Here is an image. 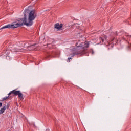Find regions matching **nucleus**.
<instances>
[{
    "label": "nucleus",
    "instance_id": "obj_1",
    "mask_svg": "<svg viewBox=\"0 0 131 131\" xmlns=\"http://www.w3.org/2000/svg\"><path fill=\"white\" fill-rule=\"evenodd\" d=\"M28 12H29V10L26 9L25 10L24 13V18H20L16 20L15 22H13L11 24L7 25L2 27V29L4 28H18V27H20L21 26H23V25H26V26H29L28 23L27 22L26 15L28 14Z\"/></svg>",
    "mask_w": 131,
    "mask_h": 131
},
{
    "label": "nucleus",
    "instance_id": "obj_2",
    "mask_svg": "<svg viewBox=\"0 0 131 131\" xmlns=\"http://www.w3.org/2000/svg\"><path fill=\"white\" fill-rule=\"evenodd\" d=\"M77 48H79L77 49L76 51H74L72 54H70V56L71 57H74L75 55H84L86 53V50L89 47V43H79V42L76 44Z\"/></svg>",
    "mask_w": 131,
    "mask_h": 131
},
{
    "label": "nucleus",
    "instance_id": "obj_3",
    "mask_svg": "<svg viewBox=\"0 0 131 131\" xmlns=\"http://www.w3.org/2000/svg\"><path fill=\"white\" fill-rule=\"evenodd\" d=\"M37 17V14H36V11L35 10H32L29 14V17L27 22V25H29V26H31L33 24V20L35 19Z\"/></svg>",
    "mask_w": 131,
    "mask_h": 131
},
{
    "label": "nucleus",
    "instance_id": "obj_4",
    "mask_svg": "<svg viewBox=\"0 0 131 131\" xmlns=\"http://www.w3.org/2000/svg\"><path fill=\"white\" fill-rule=\"evenodd\" d=\"M12 94H13L14 96H18V98L21 101H23V100H24V96H23V94H22V92H21L20 91L14 90L11 91L8 95L9 96H11Z\"/></svg>",
    "mask_w": 131,
    "mask_h": 131
},
{
    "label": "nucleus",
    "instance_id": "obj_5",
    "mask_svg": "<svg viewBox=\"0 0 131 131\" xmlns=\"http://www.w3.org/2000/svg\"><path fill=\"white\" fill-rule=\"evenodd\" d=\"M99 39L100 40V43H104V45H106V42H107V45H108L110 47L111 46L113 48L112 44H109V42H107V38H106V36L101 37Z\"/></svg>",
    "mask_w": 131,
    "mask_h": 131
},
{
    "label": "nucleus",
    "instance_id": "obj_6",
    "mask_svg": "<svg viewBox=\"0 0 131 131\" xmlns=\"http://www.w3.org/2000/svg\"><path fill=\"white\" fill-rule=\"evenodd\" d=\"M56 53L55 52L50 51L47 52L46 54V58H51V57H56Z\"/></svg>",
    "mask_w": 131,
    "mask_h": 131
},
{
    "label": "nucleus",
    "instance_id": "obj_7",
    "mask_svg": "<svg viewBox=\"0 0 131 131\" xmlns=\"http://www.w3.org/2000/svg\"><path fill=\"white\" fill-rule=\"evenodd\" d=\"M123 39L126 40V41H129L131 39V35L127 33L125 34V35L123 37Z\"/></svg>",
    "mask_w": 131,
    "mask_h": 131
},
{
    "label": "nucleus",
    "instance_id": "obj_8",
    "mask_svg": "<svg viewBox=\"0 0 131 131\" xmlns=\"http://www.w3.org/2000/svg\"><path fill=\"white\" fill-rule=\"evenodd\" d=\"M10 50L11 52H23V51H24V50L22 49H17L16 48H14V47H11Z\"/></svg>",
    "mask_w": 131,
    "mask_h": 131
},
{
    "label": "nucleus",
    "instance_id": "obj_9",
    "mask_svg": "<svg viewBox=\"0 0 131 131\" xmlns=\"http://www.w3.org/2000/svg\"><path fill=\"white\" fill-rule=\"evenodd\" d=\"M54 27L55 28H56V29H58V30L61 29V28H62V27H63V24H60L59 23H57L56 24H55L54 25Z\"/></svg>",
    "mask_w": 131,
    "mask_h": 131
},
{
    "label": "nucleus",
    "instance_id": "obj_10",
    "mask_svg": "<svg viewBox=\"0 0 131 131\" xmlns=\"http://www.w3.org/2000/svg\"><path fill=\"white\" fill-rule=\"evenodd\" d=\"M28 50L29 51H35V48H34V45H31L30 46H28L27 47Z\"/></svg>",
    "mask_w": 131,
    "mask_h": 131
},
{
    "label": "nucleus",
    "instance_id": "obj_11",
    "mask_svg": "<svg viewBox=\"0 0 131 131\" xmlns=\"http://www.w3.org/2000/svg\"><path fill=\"white\" fill-rule=\"evenodd\" d=\"M5 110H6V106H4L3 108L0 110V114H3V113L5 112Z\"/></svg>",
    "mask_w": 131,
    "mask_h": 131
},
{
    "label": "nucleus",
    "instance_id": "obj_12",
    "mask_svg": "<svg viewBox=\"0 0 131 131\" xmlns=\"http://www.w3.org/2000/svg\"><path fill=\"white\" fill-rule=\"evenodd\" d=\"M9 97H10V95H9V94H8V96L2 98V100L1 101H5V100H7V99H9Z\"/></svg>",
    "mask_w": 131,
    "mask_h": 131
},
{
    "label": "nucleus",
    "instance_id": "obj_13",
    "mask_svg": "<svg viewBox=\"0 0 131 131\" xmlns=\"http://www.w3.org/2000/svg\"><path fill=\"white\" fill-rule=\"evenodd\" d=\"M9 107H10V104L8 103L7 106L6 107V109H9Z\"/></svg>",
    "mask_w": 131,
    "mask_h": 131
},
{
    "label": "nucleus",
    "instance_id": "obj_14",
    "mask_svg": "<svg viewBox=\"0 0 131 131\" xmlns=\"http://www.w3.org/2000/svg\"><path fill=\"white\" fill-rule=\"evenodd\" d=\"M72 58H68V63H69V62H70V60H72Z\"/></svg>",
    "mask_w": 131,
    "mask_h": 131
},
{
    "label": "nucleus",
    "instance_id": "obj_15",
    "mask_svg": "<svg viewBox=\"0 0 131 131\" xmlns=\"http://www.w3.org/2000/svg\"><path fill=\"white\" fill-rule=\"evenodd\" d=\"M114 34L115 36H117V35H118L117 32H115L114 33Z\"/></svg>",
    "mask_w": 131,
    "mask_h": 131
},
{
    "label": "nucleus",
    "instance_id": "obj_16",
    "mask_svg": "<svg viewBox=\"0 0 131 131\" xmlns=\"http://www.w3.org/2000/svg\"><path fill=\"white\" fill-rule=\"evenodd\" d=\"M90 53H91L92 55H94V50H90Z\"/></svg>",
    "mask_w": 131,
    "mask_h": 131
},
{
    "label": "nucleus",
    "instance_id": "obj_17",
    "mask_svg": "<svg viewBox=\"0 0 131 131\" xmlns=\"http://www.w3.org/2000/svg\"><path fill=\"white\" fill-rule=\"evenodd\" d=\"M118 42V40H116V43H114V42H113V45H116Z\"/></svg>",
    "mask_w": 131,
    "mask_h": 131
},
{
    "label": "nucleus",
    "instance_id": "obj_18",
    "mask_svg": "<svg viewBox=\"0 0 131 131\" xmlns=\"http://www.w3.org/2000/svg\"><path fill=\"white\" fill-rule=\"evenodd\" d=\"M3 106V103L2 102H0V107H2Z\"/></svg>",
    "mask_w": 131,
    "mask_h": 131
},
{
    "label": "nucleus",
    "instance_id": "obj_19",
    "mask_svg": "<svg viewBox=\"0 0 131 131\" xmlns=\"http://www.w3.org/2000/svg\"><path fill=\"white\" fill-rule=\"evenodd\" d=\"M2 28H3V27L1 28H0V30H2V29H5V28H3V29H2Z\"/></svg>",
    "mask_w": 131,
    "mask_h": 131
},
{
    "label": "nucleus",
    "instance_id": "obj_20",
    "mask_svg": "<svg viewBox=\"0 0 131 131\" xmlns=\"http://www.w3.org/2000/svg\"><path fill=\"white\" fill-rule=\"evenodd\" d=\"M113 40H114V38H113L112 39L111 41H113Z\"/></svg>",
    "mask_w": 131,
    "mask_h": 131
},
{
    "label": "nucleus",
    "instance_id": "obj_21",
    "mask_svg": "<svg viewBox=\"0 0 131 131\" xmlns=\"http://www.w3.org/2000/svg\"><path fill=\"white\" fill-rule=\"evenodd\" d=\"M46 131H50V129H47Z\"/></svg>",
    "mask_w": 131,
    "mask_h": 131
}]
</instances>
